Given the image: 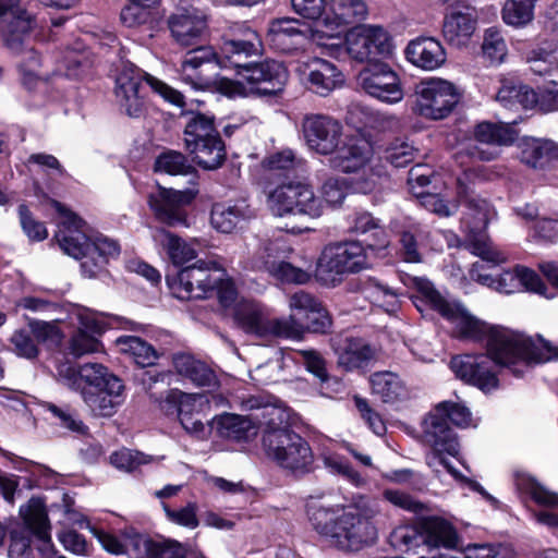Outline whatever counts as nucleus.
Instances as JSON below:
<instances>
[{"label":"nucleus","instance_id":"nucleus-1","mask_svg":"<svg viewBox=\"0 0 558 558\" xmlns=\"http://www.w3.org/2000/svg\"><path fill=\"white\" fill-rule=\"evenodd\" d=\"M347 193V182L339 178H329L323 183L322 198L316 195L312 185L304 182H289L271 190L267 195L266 204L276 217L301 216L316 219L324 214L325 204L340 206Z\"/></svg>","mask_w":558,"mask_h":558},{"label":"nucleus","instance_id":"nucleus-2","mask_svg":"<svg viewBox=\"0 0 558 558\" xmlns=\"http://www.w3.org/2000/svg\"><path fill=\"white\" fill-rule=\"evenodd\" d=\"M52 204L61 216L59 230L54 235L60 248L75 259H83L81 263L83 274L88 278L95 277L110 257L119 255V244L102 235L92 240L81 218L59 202L53 201Z\"/></svg>","mask_w":558,"mask_h":558},{"label":"nucleus","instance_id":"nucleus-3","mask_svg":"<svg viewBox=\"0 0 558 558\" xmlns=\"http://www.w3.org/2000/svg\"><path fill=\"white\" fill-rule=\"evenodd\" d=\"M448 420L457 426L468 427L472 414L463 404L444 401L422 423V442L430 449L425 460L435 473H439V465H447V456L456 457L459 453V442Z\"/></svg>","mask_w":558,"mask_h":558},{"label":"nucleus","instance_id":"nucleus-4","mask_svg":"<svg viewBox=\"0 0 558 558\" xmlns=\"http://www.w3.org/2000/svg\"><path fill=\"white\" fill-rule=\"evenodd\" d=\"M417 295L413 296V303L418 311L422 304H428L452 325V333L456 338L482 342L492 325L480 320L459 302L445 299L426 278L415 277L412 280Z\"/></svg>","mask_w":558,"mask_h":558},{"label":"nucleus","instance_id":"nucleus-5","mask_svg":"<svg viewBox=\"0 0 558 558\" xmlns=\"http://www.w3.org/2000/svg\"><path fill=\"white\" fill-rule=\"evenodd\" d=\"M154 93L177 107H184V96L181 92L159 78L144 74L134 64H123L116 78L114 97L121 111L130 118H140L145 112V98L142 93L143 80Z\"/></svg>","mask_w":558,"mask_h":558},{"label":"nucleus","instance_id":"nucleus-6","mask_svg":"<svg viewBox=\"0 0 558 558\" xmlns=\"http://www.w3.org/2000/svg\"><path fill=\"white\" fill-rule=\"evenodd\" d=\"M238 81L221 77L217 89L228 97L274 96L288 81L286 66L274 60L248 62L235 71Z\"/></svg>","mask_w":558,"mask_h":558},{"label":"nucleus","instance_id":"nucleus-7","mask_svg":"<svg viewBox=\"0 0 558 558\" xmlns=\"http://www.w3.org/2000/svg\"><path fill=\"white\" fill-rule=\"evenodd\" d=\"M379 513L378 502L364 495L352 498V505L338 518L331 544L344 550H359L377 537L372 519Z\"/></svg>","mask_w":558,"mask_h":558},{"label":"nucleus","instance_id":"nucleus-8","mask_svg":"<svg viewBox=\"0 0 558 558\" xmlns=\"http://www.w3.org/2000/svg\"><path fill=\"white\" fill-rule=\"evenodd\" d=\"M459 196L465 204L468 211L464 216V225L469 230L466 247L473 255L492 266H497L509 260V256L493 245L484 232L495 211L486 199L469 192L460 186Z\"/></svg>","mask_w":558,"mask_h":558},{"label":"nucleus","instance_id":"nucleus-9","mask_svg":"<svg viewBox=\"0 0 558 558\" xmlns=\"http://www.w3.org/2000/svg\"><path fill=\"white\" fill-rule=\"evenodd\" d=\"M385 498L403 510L417 515L415 526L420 533L424 545L430 549H454L459 544V535L456 527L445 518L438 515H427L430 511L428 506L415 499L411 495L387 489L384 493Z\"/></svg>","mask_w":558,"mask_h":558},{"label":"nucleus","instance_id":"nucleus-10","mask_svg":"<svg viewBox=\"0 0 558 558\" xmlns=\"http://www.w3.org/2000/svg\"><path fill=\"white\" fill-rule=\"evenodd\" d=\"M233 319L240 329L257 338L301 340L304 336L303 322L296 314L270 317L260 304L251 301L235 306Z\"/></svg>","mask_w":558,"mask_h":558},{"label":"nucleus","instance_id":"nucleus-11","mask_svg":"<svg viewBox=\"0 0 558 558\" xmlns=\"http://www.w3.org/2000/svg\"><path fill=\"white\" fill-rule=\"evenodd\" d=\"M183 134L185 148L199 167L215 170L223 163L226 146L213 114L191 112Z\"/></svg>","mask_w":558,"mask_h":558},{"label":"nucleus","instance_id":"nucleus-12","mask_svg":"<svg viewBox=\"0 0 558 558\" xmlns=\"http://www.w3.org/2000/svg\"><path fill=\"white\" fill-rule=\"evenodd\" d=\"M263 448L269 459L294 474L312 470L314 457L308 442L287 427L266 428Z\"/></svg>","mask_w":558,"mask_h":558},{"label":"nucleus","instance_id":"nucleus-13","mask_svg":"<svg viewBox=\"0 0 558 558\" xmlns=\"http://www.w3.org/2000/svg\"><path fill=\"white\" fill-rule=\"evenodd\" d=\"M366 248L356 241L328 245L317 262L315 277L327 287L339 284L343 276L366 268Z\"/></svg>","mask_w":558,"mask_h":558},{"label":"nucleus","instance_id":"nucleus-14","mask_svg":"<svg viewBox=\"0 0 558 558\" xmlns=\"http://www.w3.org/2000/svg\"><path fill=\"white\" fill-rule=\"evenodd\" d=\"M264 45L258 33L243 22L229 24L222 35L219 52H216V64L222 69L234 71L248 63V58L259 57Z\"/></svg>","mask_w":558,"mask_h":558},{"label":"nucleus","instance_id":"nucleus-15","mask_svg":"<svg viewBox=\"0 0 558 558\" xmlns=\"http://www.w3.org/2000/svg\"><path fill=\"white\" fill-rule=\"evenodd\" d=\"M460 100L456 86L442 78H428L415 86L414 111L430 120L447 118Z\"/></svg>","mask_w":558,"mask_h":558},{"label":"nucleus","instance_id":"nucleus-16","mask_svg":"<svg viewBox=\"0 0 558 558\" xmlns=\"http://www.w3.org/2000/svg\"><path fill=\"white\" fill-rule=\"evenodd\" d=\"M225 276V270L214 260H198L192 266L181 269L169 287L179 299H203L209 296L215 286Z\"/></svg>","mask_w":558,"mask_h":558},{"label":"nucleus","instance_id":"nucleus-17","mask_svg":"<svg viewBox=\"0 0 558 558\" xmlns=\"http://www.w3.org/2000/svg\"><path fill=\"white\" fill-rule=\"evenodd\" d=\"M345 49L353 60L373 64L391 53L392 43L384 27L362 25L353 27L347 33Z\"/></svg>","mask_w":558,"mask_h":558},{"label":"nucleus","instance_id":"nucleus-18","mask_svg":"<svg viewBox=\"0 0 558 558\" xmlns=\"http://www.w3.org/2000/svg\"><path fill=\"white\" fill-rule=\"evenodd\" d=\"M545 51L529 56L525 62L529 70L539 76H545L546 83L537 89H525V110L532 109L547 113L558 110V63L548 60Z\"/></svg>","mask_w":558,"mask_h":558},{"label":"nucleus","instance_id":"nucleus-19","mask_svg":"<svg viewBox=\"0 0 558 558\" xmlns=\"http://www.w3.org/2000/svg\"><path fill=\"white\" fill-rule=\"evenodd\" d=\"M486 354L492 361L521 376L523 363V336L520 331L500 325H492L484 339Z\"/></svg>","mask_w":558,"mask_h":558},{"label":"nucleus","instance_id":"nucleus-20","mask_svg":"<svg viewBox=\"0 0 558 558\" xmlns=\"http://www.w3.org/2000/svg\"><path fill=\"white\" fill-rule=\"evenodd\" d=\"M368 8L364 0H327L324 29L315 27L312 32L313 41L326 46L324 39L336 38L342 29L366 19Z\"/></svg>","mask_w":558,"mask_h":558},{"label":"nucleus","instance_id":"nucleus-21","mask_svg":"<svg viewBox=\"0 0 558 558\" xmlns=\"http://www.w3.org/2000/svg\"><path fill=\"white\" fill-rule=\"evenodd\" d=\"M198 191L194 187L183 191L159 186L157 192L148 196V204L155 218L168 226H187L185 207L196 197Z\"/></svg>","mask_w":558,"mask_h":558},{"label":"nucleus","instance_id":"nucleus-22","mask_svg":"<svg viewBox=\"0 0 558 558\" xmlns=\"http://www.w3.org/2000/svg\"><path fill=\"white\" fill-rule=\"evenodd\" d=\"M76 320V330L69 341V351L75 357L101 351L99 338L107 329L105 316L86 307H78L72 314Z\"/></svg>","mask_w":558,"mask_h":558},{"label":"nucleus","instance_id":"nucleus-23","mask_svg":"<svg viewBox=\"0 0 558 558\" xmlns=\"http://www.w3.org/2000/svg\"><path fill=\"white\" fill-rule=\"evenodd\" d=\"M450 369L457 378L488 393L499 386L492 359L484 353L460 354L450 361Z\"/></svg>","mask_w":558,"mask_h":558},{"label":"nucleus","instance_id":"nucleus-24","mask_svg":"<svg viewBox=\"0 0 558 558\" xmlns=\"http://www.w3.org/2000/svg\"><path fill=\"white\" fill-rule=\"evenodd\" d=\"M359 83L369 96L387 104L403 99V89L398 74L386 63L376 62L363 69Z\"/></svg>","mask_w":558,"mask_h":558},{"label":"nucleus","instance_id":"nucleus-25","mask_svg":"<svg viewBox=\"0 0 558 558\" xmlns=\"http://www.w3.org/2000/svg\"><path fill=\"white\" fill-rule=\"evenodd\" d=\"M302 132L310 149L322 155H329L339 145L342 126L329 116L308 113L302 120Z\"/></svg>","mask_w":558,"mask_h":558},{"label":"nucleus","instance_id":"nucleus-26","mask_svg":"<svg viewBox=\"0 0 558 558\" xmlns=\"http://www.w3.org/2000/svg\"><path fill=\"white\" fill-rule=\"evenodd\" d=\"M167 23L172 38L182 47L196 45L207 28L205 15L192 5L178 7Z\"/></svg>","mask_w":558,"mask_h":558},{"label":"nucleus","instance_id":"nucleus-27","mask_svg":"<svg viewBox=\"0 0 558 558\" xmlns=\"http://www.w3.org/2000/svg\"><path fill=\"white\" fill-rule=\"evenodd\" d=\"M216 63V51L211 47H198L189 51L180 68V80L195 90H207L217 86L209 75L204 73V65Z\"/></svg>","mask_w":558,"mask_h":558},{"label":"nucleus","instance_id":"nucleus-28","mask_svg":"<svg viewBox=\"0 0 558 558\" xmlns=\"http://www.w3.org/2000/svg\"><path fill=\"white\" fill-rule=\"evenodd\" d=\"M124 536L134 550L146 554L147 558H185L196 555L190 546L174 539H153L133 530L126 531Z\"/></svg>","mask_w":558,"mask_h":558},{"label":"nucleus","instance_id":"nucleus-29","mask_svg":"<svg viewBox=\"0 0 558 558\" xmlns=\"http://www.w3.org/2000/svg\"><path fill=\"white\" fill-rule=\"evenodd\" d=\"M124 386L117 376H109L106 386L93 391L83 390L82 398L95 416L108 417L116 413L124 400Z\"/></svg>","mask_w":558,"mask_h":558},{"label":"nucleus","instance_id":"nucleus-30","mask_svg":"<svg viewBox=\"0 0 558 558\" xmlns=\"http://www.w3.org/2000/svg\"><path fill=\"white\" fill-rule=\"evenodd\" d=\"M476 28V16L472 8L451 7L445 14L442 35L449 45L460 48L471 39Z\"/></svg>","mask_w":558,"mask_h":558},{"label":"nucleus","instance_id":"nucleus-31","mask_svg":"<svg viewBox=\"0 0 558 558\" xmlns=\"http://www.w3.org/2000/svg\"><path fill=\"white\" fill-rule=\"evenodd\" d=\"M331 347L337 355V363L345 371L361 368L374 359V349L363 339L347 336H336Z\"/></svg>","mask_w":558,"mask_h":558},{"label":"nucleus","instance_id":"nucleus-32","mask_svg":"<svg viewBox=\"0 0 558 558\" xmlns=\"http://www.w3.org/2000/svg\"><path fill=\"white\" fill-rule=\"evenodd\" d=\"M304 74L308 88L319 96H328L344 82L341 71L332 62L320 58L308 60L304 64Z\"/></svg>","mask_w":558,"mask_h":558},{"label":"nucleus","instance_id":"nucleus-33","mask_svg":"<svg viewBox=\"0 0 558 558\" xmlns=\"http://www.w3.org/2000/svg\"><path fill=\"white\" fill-rule=\"evenodd\" d=\"M371 157V144L364 138L351 137L333 150L329 163L335 170L350 173L363 169Z\"/></svg>","mask_w":558,"mask_h":558},{"label":"nucleus","instance_id":"nucleus-34","mask_svg":"<svg viewBox=\"0 0 558 558\" xmlns=\"http://www.w3.org/2000/svg\"><path fill=\"white\" fill-rule=\"evenodd\" d=\"M313 31L315 28H310L296 19L280 17L269 22L267 35L275 48L281 51H290L305 37L313 40Z\"/></svg>","mask_w":558,"mask_h":558},{"label":"nucleus","instance_id":"nucleus-35","mask_svg":"<svg viewBox=\"0 0 558 558\" xmlns=\"http://www.w3.org/2000/svg\"><path fill=\"white\" fill-rule=\"evenodd\" d=\"M407 59L417 68L433 71L446 62V51L439 40L432 37L416 38L405 49Z\"/></svg>","mask_w":558,"mask_h":558},{"label":"nucleus","instance_id":"nucleus-36","mask_svg":"<svg viewBox=\"0 0 558 558\" xmlns=\"http://www.w3.org/2000/svg\"><path fill=\"white\" fill-rule=\"evenodd\" d=\"M485 262H476L472 265L470 276L476 282L495 289L505 294L519 292L523 286V268L517 265L513 269L501 272L498 277H494L486 272Z\"/></svg>","mask_w":558,"mask_h":558},{"label":"nucleus","instance_id":"nucleus-37","mask_svg":"<svg viewBox=\"0 0 558 558\" xmlns=\"http://www.w3.org/2000/svg\"><path fill=\"white\" fill-rule=\"evenodd\" d=\"M211 426L220 437L236 441L248 440L258 433L256 421L250 416L233 413H223L215 416L211 421Z\"/></svg>","mask_w":558,"mask_h":558},{"label":"nucleus","instance_id":"nucleus-38","mask_svg":"<svg viewBox=\"0 0 558 558\" xmlns=\"http://www.w3.org/2000/svg\"><path fill=\"white\" fill-rule=\"evenodd\" d=\"M341 510L340 506L325 505L316 497H310L306 500V514L311 525L317 533L328 537L330 542L336 533Z\"/></svg>","mask_w":558,"mask_h":558},{"label":"nucleus","instance_id":"nucleus-39","mask_svg":"<svg viewBox=\"0 0 558 558\" xmlns=\"http://www.w3.org/2000/svg\"><path fill=\"white\" fill-rule=\"evenodd\" d=\"M267 252V247L259 252L258 258L253 262V268L264 269L282 282L303 284L310 280V274L306 270L288 262L270 259Z\"/></svg>","mask_w":558,"mask_h":558},{"label":"nucleus","instance_id":"nucleus-40","mask_svg":"<svg viewBox=\"0 0 558 558\" xmlns=\"http://www.w3.org/2000/svg\"><path fill=\"white\" fill-rule=\"evenodd\" d=\"M252 210L244 203L233 205L215 204L210 213V223L222 233H231L242 221L250 219Z\"/></svg>","mask_w":558,"mask_h":558},{"label":"nucleus","instance_id":"nucleus-41","mask_svg":"<svg viewBox=\"0 0 558 558\" xmlns=\"http://www.w3.org/2000/svg\"><path fill=\"white\" fill-rule=\"evenodd\" d=\"M20 514L26 527L37 536L44 547L50 546V524L45 505L40 499L32 498L20 507Z\"/></svg>","mask_w":558,"mask_h":558},{"label":"nucleus","instance_id":"nucleus-42","mask_svg":"<svg viewBox=\"0 0 558 558\" xmlns=\"http://www.w3.org/2000/svg\"><path fill=\"white\" fill-rule=\"evenodd\" d=\"M153 239L177 266L184 265L197 256L196 251L189 243L163 228H156L153 231Z\"/></svg>","mask_w":558,"mask_h":558},{"label":"nucleus","instance_id":"nucleus-43","mask_svg":"<svg viewBox=\"0 0 558 558\" xmlns=\"http://www.w3.org/2000/svg\"><path fill=\"white\" fill-rule=\"evenodd\" d=\"M71 377L68 378V386L83 395V390L93 391L101 386H106L109 376L107 368L98 363H86L77 371L70 368Z\"/></svg>","mask_w":558,"mask_h":558},{"label":"nucleus","instance_id":"nucleus-44","mask_svg":"<svg viewBox=\"0 0 558 558\" xmlns=\"http://www.w3.org/2000/svg\"><path fill=\"white\" fill-rule=\"evenodd\" d=\"M512 123H493L483 121L475 125L473 136L476 142L486 145L501 146L512 144L519 136V130Z\"/></svg>","mask_w":558,"mask_h":558},{"label":"nucleus","instance_id":"nucleus-45","mask_svg":"<svg viewBox=\"0 0 558 558\" xmlns=\"http://www.w3.org/2000/svg\"><path fill=\"white\" fill-rule=\"evenodd\" d=\"M359 290L366 299L383 307L387 313H395L399 308L398 292L375 278L361 280Z\"/></svg>","mask_w":558,"mask_h":558},{"label":"nucleus","instance_id":"nucleus-46","mask_svg":"<svg viewBox=\"0 0 558 558\" xmlns=\"http://www.w3.org/2000/svg\"><path fill=\"white\" fill-rule=\"evenodd\" d=\"M11 20L3 31L5 45L13 51H17L24 37L29 34L36 25L34 16L25 10L15 9L9 11Z\"/></svg>","mask_w":558,"mask_h":558},{"label":"nucleus","instance_id":"nucleus-47","mask_svg":"<svg viewBox=\"0 0 558 558\" xmlns=\"http://www.w3.org/2000/svg\"><path fill=\"white\" fill-rule=\"evenodd\" d=\"M263 169L278 174L289 175L304 172L306 161L290 148H283L266 156L262 161Z\"/></svg>","mask_w":558,"mask_h":558},{"label":"nucleus","instance_id":"nucleus-48","mask_svg":"<svg viewBox=\"0 0 558 558\" xmlns=\"http://www.w3.org/2000/svg\"><path fill=\"white\" fill-rule=\"evenodd\" d=\"M177 372L192 380L197 386L211 387L216 385L215 373L203 362L187 354H179L173 360Z\"/></svg>","mask_w":558,"mask_h":558},{"label":"nucleus","instance_id":"nucleus-49","mask_svg":"<svg viewBox=\"0 0 558 558\" xmlns=\"http://www.w3.org/2000/svg\"><path fill=\"white\" fill-rule=\"evenodd\" d=\"M374 395L384 402H393L407 396V388L401 378L392 372H377L371 376Z\"/></svg>","mask_w":558,"mask_h":558},{"label":"nucleus","instance_id":"nucleus-50","mask_svg":"<svg viewBox=\"0 0 558 558\" xmlns=\"http://www.w3.org/2000/svg\"><path fill=\"white\" fill-rule=\"evenodd\" d=\"M558 145L546 138L525 136V165L544 169L553 160L557 159Z\"/></svg>","mask_w":558,"mask_h":558},{"label":"nucleus","instance_id":"nucleus-51","mask_svg":"<svg viewBox=\"0 0 558 558\" xmlns=\"http://www.w3.org/2000/svg\"><path fill=\"white\" fill-rule=\"evenodd\" d=\"M350 230L357 234H367L374 238V243L368 244L369 250H384L388 246V235L380 226L379 220L369 213H355L350 217Z\"/></svg>","mask_w":558,"mask_h":558},{"label":"nucleus","instance_id":"nucleus-52","mask_svg":"<svg viewBox=\"0 0 558 558\" xmlns=\"http://www.w3.org/2000/svg\"><path fill=\"white\" fill-rule=\"evenodd\" d=\"M117 345L120 352L132 357L134 362L142 367L154 365L158 359V353L153 345L138 337H119L117 339Z\"/></svg>","mask_w":558,"mask_h":558},{"label":"nucleus","instance_id":"nucleus-53","mask_svg":"<svg viewBox=\"0 0 558 558\" xmlns=\"http://www.w3.org/2000/svg\"><path fill=\"white\" fill-rule=\"evenodd\" d=\"M155 170L171 175H186L194 172V168L186 157L177 150L160 154L156 158Z\"/></svg>","mask_w":558,"mask_h":558},{"label":"nucleus","instance_id":"nucleus-54","mask_svg":"<svg viewBox=\"0 0 558 558\" xmlns=\"http://www.w3.org/2000/svg\"><path fill=\"white\" fill-rule=\"evenodd\" d=\"M482 52L492 65H498L505 61L508 48L504 37L497 29L488 28L485 31Z\"/></svg>","mask_w":558,"mask_h":558},{"label":"nucleus","instance_id":"nucleus-55","mask_svg":"<svg viewBox=\"0 0 558 558\" xmlns=\"http://www.w3.org/2000/svg\"><path fill=\"white\" fill-rule=\"evenodd\" d=\"M169 400L178 403V416L201 413L208 408L209 399L203 393H184L181 391H171Z\"/></svg>","mask_w":558,"mask_h":558},{"label":"nucleus","instance_id":"nucleus-56","mask_svg":"<svg viewBox=\"0 0 558 558\" xmlns=\"http://www.w3.org/2000/svg\"><path fill=\"white\" fill-rule=\"evenodd\" d=\"M525 228L529 229L531 238L536 241L554 242L558 239V221L537 218L530 211L525 210Z\"/></svg>","mask_w":558,"mask_h":558},{"label":"nucleus","instance_id":"nucleus-57","mask_svg":"<svg viewBox=\"0 0 558 558\" xmlns=\"http://www.w3.org/2000/svg\"><path fill=\"white\" fill-rule=\"evenodd\" d=\"M156 459L137 450L120 449L110 456V463L118 470L133 472L141 465L154 462Z\"/></svg>","mask_w":558,"mask_h":558},{"label":"nucleus","instance_id":"nucleus-58","mask_svg":"<svg viewBox=\"0 0 558 558\" xmlns=\"http://www.w3.org/2000/svg\"><path fill=\"white\" fill-rule=\"evenodd\" d=\"M558 359V348L551 347L542 337H525V364L545 363Z\"/></svg>","mask_w":558,"mask_h":558},{"label":"nucleus","instance_id":"nucleus-59","mask_svg":"<svg viewBox=\"0 0 558 558\" xmlns=\"http://www.w3.org/2000/svg\"><path fill=\"white\" fill-rule=\"evenodd\" d=\"M415 153V148L407 141L396 138L387 146L385 159L397 168L405 167L413 161Z\"/></svg>","mask_w":558,"mask_h":558},{"label":"nucleus","instance_id":"nucleus-60","mask_svg":"<svg viewBox=\"0 0 558 558\" xmlns=\"http://www.w3.org/2000/svg\"><path fill=\"white\" fill-rule=\"evenodd\" d=\"M14 353L21 357L36 359L39 350L37 343L28 329H19L10 338Z\"/></svg>","mask_w":558,"mask_h":558},{"label":"nucleus","instance_id":"nucleus-61","mask_svg":"<svg viewBox=\"0 0 558 558\" xmlns=\"http://www.w3.org/2000/svg\"><path fill=\"white\" fill-rule=\"evenodd\" d=\"M291 4L299 15L308 20H318L316 27L324 29L327 0H291Z\"/></svg>","mask_w":558,"mask_h":558},{"label":"nucleus","instance_id":"nucleus-62","mask_svg":"<svg viewBox=\"0 0 558 558\" xmlns=\"http://www.w3.org/2000/svg\"><path fill=\"white\" fill-rule=\"evenodd\" d=\"M325 465L333 473L342 475L347 478L352 485L356 487L364 486L366 481L365 478L352 468V465L345 461L343 458L339 456H329L326 457Z\"/></svg>","mask_w":558,"mask_h":558},{"label":"nucleus","instance_id":"nucleus-63","mask_svg":"<svg viewBox=\"0 0 558 558\" xmlns=\"http://www.w3.org/2000/svg\"><path fill=\"white\" fill-rule=\"evenodd\" d=\"M150 9L129 2L120 12V21L126 27H138L146 24L150 20Z\"/></svg>","mask_w":558,"mask_h":558},{"label":"nucleus","instance_id":"nucleus-64","mask_svg":"<svg viewBox=\"0 0 558 558\" xmlns=\"http://www.w3.org/2000/svg\"><path fill=\"white\" fill-rule=\"evenodd\" d=\"M525 495L536 504L546 507L558 506V495L541 485L534 477L525 475Z\"/></svg>","mask_w":558,"mask_h":558}]
</instances>
